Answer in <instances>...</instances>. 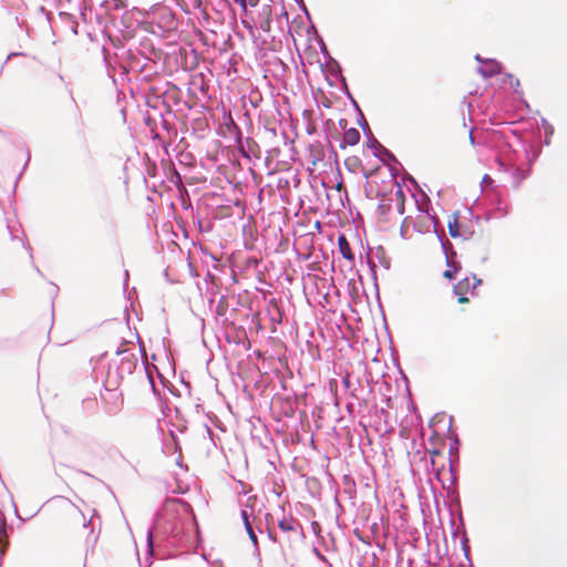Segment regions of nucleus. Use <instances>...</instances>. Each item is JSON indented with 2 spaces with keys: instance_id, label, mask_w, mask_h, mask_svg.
I'll return each mask as SVG.
<instances>
[{
  "instance_id": "1",
  "label": "nucleus",
  "mask_w": 567,
  "mask_h": 567,
  "mask_svg": "<svg viewBox=\"0 0 567 567\" xmlns=\"http://www.w3.org/2000/svg\"><path fill=\"white\" fill-rule=\"evenodd\" d=\"M411 225L419 234L431 233V229L434 227V218L427 212L419 208L414 217L408 216L403 219L401 224V235L403 237L410 236Z\"/></svg>"
},
{
  "instance_id": "2",
  "label": "nucleus",
  "mask_w": 567,
  "mask_h": 567,
  "mask_svg": "<svg viewBox=\"0 0 567 567\" xmlns=\"http://www.w3.org/2000/svg\"><path fill=\"white\" fill-rule=\"evenodd\" d=\"M59 524L64 528L85 527V517L74 504L62 502L59 508Z\"/></svg>"
},
{
  "instance_id": "3",
  "label": "nucleus",
  "mask_w": 567,
  "mask_h": 567,
  "mask_svg": "<svg viewBox=\"0 0 567 567\" xmlns=\"http://www.w3.org/2000/svg\"><path fill=\"white\" fill-rule=\"evenodd\" d=\"M392 186H395L394 198H383L378 205L380 219L388 221L386 214L391 210L392 202L395 200L399 214H404V193L400 185L394 179L389 181Z\"/></svg>"
},
{
  "instance_id": "4",
  "label": "nucleus",
  "mask_w": 567,
  "mask_h": 567,
  "mask_svg": "<svg viewBox=\"0 0 567 567\" xmlns=\"http://www.w3.org/2000/svg\"><path fill=\"white\" fill-rule=\"evenodd\" d=\"M482 284V280L472 277V278H464L460 280L456 285L453 287V292L457 296V302L458 303H468L470 302V296H474L475 289Z\"/></svg>"
},
{
  "instance_id": "5",
  "label": "nucleus",
  "mask_w": 567,
  "mask_h": 567,
  "mask_svg": "<svg viewBox=\"0 0 567 567\" xmlns=\"http://www.w3.org/2000/svg\"><path fill=\"white\" fill-rule=\"evenodd\" d=\"M360 132L355 127H351L344 132L341 147L354 146L360 142Z\"/></svg>"
},
{
  "instance_id": "6",
  "label": "nucleus",
  "mask_w": 567,
  "mask_h": 567,
  "mask_svg": "<svg viewBox=\"0 0 567 567\" xmlns=\"http://www.w3.org/2000/svg\"><path fill=\"white\" fill-rule=\"evenodd\" d=\"M338 248L343 258H346L349 261L354 260V255H353L350 244L344 235L339 236Z\"/></svg>"
},
{
  "instance_id": "7",
  "label": "nucleus",
  "mask_w": 567,
  "mask_h": 567,
  "mask_svg": "<svg viewBox=\"0 0 567 567\" xmlns=\"http://www.w3.org/2000/svg\"><path fill=\"white\" fill-rule=\"evenodd\" d=\"M344 166L348 171L355 173L362 167V163L358 156L352 155L344 159Z\"/></svg>"
},
{
  "instance_id": "8",
  "label": "nucleus",
  "mask_w": 567,
  "mask_h": 567,
  "mask_svg": "<svg viewBox=\"0 0 567 567\" xmlns=\"http://www.w3.org/2000/svg\"><path fill=\"white\" fill-rule=\"evenodd\" d=\"M185 12L199 9L202 7V0H176Z\"/></svg>"
},
{
  "instance_id": "9",
  "label": "nucleus",
  "mask_w": 567,
  "mask_h": 567,
  "mask_svg": "<svg viewBox=\"0 0 567 567\" xmlns=\"http://www.w3.org/2000/svg\"><path fill=\"white\" fill-rule=\"evenodd\" d=\"M241 517H243L246 530H247L250 539L252 540L254 544H257V536L254 533V529H252V527H251V525L249 523L248 514H247L246 511H241Z\"/></svg>"
},
{
  "instance_id": "10",
  "label": "nucleus",
  "mask_w": 567,
  "mask_h": 567,
  "mask_svg": "<svg viewBox=\"0 0 567 567\" xmlns=\"http://www.w3.org/2000/svg\"><path fill=\"white\" fill-rule=\"evenodd\" d=\"M458 226L460 225H458L457 217L452 216V219H450L449 224H447L449 233H450L451 237L455 238V237L460 236Z\"/></svg>"
},
{
  "instance_id": "11",
  "label": "nucleus",
  "mask_w": 567,
  "mask_h": 567,
  "mask_svg": "<svg viewBox=\"0 0 567 567\" xmlns=\"http://www.w3.org/2000/svg\"><path fill=\"white\" fill-rule=\"evenodd\" d=\"M265 14H266V18L265 20L260 23V28L266 31V32H269L270 31V28H271V11H270V8L267 7L266 10H265Z\"/></svg>"
},
{
  "instance_id": "12",
  "label": "nucleus",
  "mask_w": 567,
  "mask_h": 567,
  "mask_svg": "<svg viewBox=\"0 0 567 567\" xmlns=\"http://www.w3.org/2000/svg\"><path fill=\"white\" fill-rule=\"evenodd\" d=\"M279 527L284 532H295L296 530V522L293 519H284L279 522Z\"/></svg>"
},
{
  "instance_id": "13",
  "label": "nucleus",
  "mask_w": 567,
  "mask_h": 567,
  "mask_svg": "<svg viewBox=\"0 0 567 567\" xmlns=\"http://www.w3.org/2000/svg\"><path fill=\"white\" fill-rule=\"evenodd\" d=\"M458 269H460V267L456 265H453V267L450 266V268L443 272V277L449 280H452L454 278L455 274L458 271Z\"/></svg>"
},
{
  "instance_id": "14",
  "label": "nucleus",
  "mask_w": 567,
  "mask_h": 567,
  "mask_svg": "<svg viewBox=\"0 0 567 567\" xmlns=\"http://www.w3.org/2000/svg\"><path fill=\"white\" fill-rule=\"evenodd\" d=\"M6 526H7V524H6L4 517H3V515H0V538L2 536H6Z\"/></svg>"
},
{
  "instance_id": "15",
  "label": "nucleus",
  "mask_w": 567,
  "mask_h": 567,
  "mask_svg": "<svg viewBox=\"0 0 567 567\" xmlns=\"http://www.w3.org/2000/svg\"><path fill=\"white\" fill-rule=\"evenodd\" d=\"M431 455H432V460H431L432 461V465L435 466V464H436L435 457L442 456V454L439 451H432Z\"/></svg>"
},
{
  "instance_id": "16",
  "label": "nucleus",
  "mask_w": 567,
  "mask_h": 567,
  "mask_svg": "<svg viewBox=\"0 0 567 567\" xmlns=\"http://www.w3.org/2000/svg\"><path fill=\"white\" fill-rule=\"evenodd\" d=\"M498 72H499V66L497 64H493V66L489 71V75L496 74Z\"/></svg>"
},
{
  "instance_id": "17",
  "label": "nucleus",
  "mask_w": 567,
  "mask_h": 567,
  "mask_svg": "<svg viewBox=\"0 0 567 567\" xmlns=\"http://www.w3.org/2000/svg\"><path fill=\"white\" fill-rule=\"evenodd\" d=\"M236 3H238L244 10L247 8V0H234Z\"/></svg>"
},
{
  "instance_id": "18",
  "label": "nucleus",
  "mask_w": 567,
  "mask_h": 567,
  "mask_svg": "<svg viewBox=\"0 0 567 567\" xmlns=\"http://www.w3.org/2000/svg\"><path fill=\"white\" fill-rule=\"evenodd\" d=\"M259 0H248L249 6L256 7Z\"/></svg>"
},
{
  "instance_id": "19",
  "label": "nucleus",
  "mask_w": 567,
  "mask_h": 567,
  "mask_svg": "<svg viewBox=\"0 0 567 567\" xmlns=\"http://www.w3.org/2000/svg\"><path fill=\"white\" fill-rule=\"evenodd\" d=\"M76 109V113L79 114V116L81 117V113H80V109L78 106H75Z\"/></svg>"
},
{
  "instance_id": "20",
  "label": "nucleus",
  "mask_w": 567,
  "mask_h": 567,
  "mask_svg": "<svg viewBox=\"0 0 567 567\" xmlns=\"http://www.w3.org/2000/svg\"><path fill=\"white\" fill-rule=\"evenodd\" d=\"M341 187H342V184H341V183H339V184L337 185V188H338V189H341Z\"/></svg>"
},
{
  "instance_id": "21",
  "label": "nucleus",
  "mask_w": 567,
  "mask_h": 567,
  "mask_svg": "<svg viewBox=\"0 0 567 567\" xmlns=\"http://www.w3.org/2000/svg\"><path fill=\"white\" fill-rule=\"evenodd\" d=\"M470 140H471V142L473 143L472 132H470Z\"/></svg>"
}]
</instances>
